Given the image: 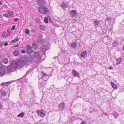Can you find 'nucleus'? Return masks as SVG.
<instances>
[{"mask_svg":"<svg viewBox=\"0 0 124 124\" xmlns=\"http://www.w3.org/2000/svg\"><path fill=\"white\" fill-rule=\"evenodd\" d=\"M18 66L20 68H22L27 63V58L25 56L23 57L21 60L18 61Z\"/></svg>","mask_w":124,"mask_h":124,"instance_id":"nucleus-1","label":"nucleus"},{"mask_svg":"<svg viewBox=\"0 0 124 124\" xmlns=\"http://www.w3.org/2000/svg\"><path fill=\"white\" fill-rule=\"evenodd\" d=\"M38 10L41 13L45 14H46L49 12L48 10L44 6L39 7L38 8Z\"/></svg>","mask_w":124,"mask_h":124,"instance_id":"nucleus-2","label":"nucleus"},{"mask_svg":"<svg viewBox=\"0 0 124 124\" xmlns=\"http://www.w3.org/2000/svg\"><path fill=\"white\" fill-rule=\"evenodd\" d=\"M5 66L2 65L0 67V76L4 75L6 72Z\"/></svg>","mask_w":124,"mask_h":124,"instance_id":"nucleus-3","label":"nucleus"},{"mask_svg":"<svg viewBox=\"0 0 124 124\" xmlns=\"http://www.w3.org/2000/svg\"><path fill=\"white\" fill-rule=\"evenodd\" d=\"M36 112L38 115L41 117L44 116L45 115V113L43 110H37Z\"/></svg>","mask_w":124,"mask_h":124,"instance_id":"nucleus-4","label":"nucleus"},{"mask_svg":"<svg viewBox=\"0 0 124 124\" xmlns=\"http://www.w3.org/2000/svg\"><path fill=\"white\" fill-rule=\"evenodd\" d=\"M37 41L39 43H42L43 42L44 39L42 38V35L41 34H39V37L37 39Z\"/></svg>","mask_w":124,"mask_h":124,"instance_id":"nucleus-5","label":"nucleus"},{"mask_svg":"<svg viewBox=\"0 0 124 124\" xmlns=\"http://www.w3.org/2000/svg\"><path fill=\"white\" fill-rule=\"evenodd\" d=\"M6 91L4 90L0 91V96L3 99H5L4 96L6 95Z\"/></svg>","mask_w":124,"mask_h":124,"instance_id":"nucleus-6","label":"nucleus"},{"mask_svg":"<svg viewBox=\"0 0 124 124\" xmlns=\"http://www.w3.org/2000/svg\"><path fill=\"white\" fill-rule=\"evenodd\" d=\"M12 67L14 69H16L18 66V62L17 63L16 61H13L12 63Z\"/></svg>","mask_w":124,"mask_h":124,"instance_id":"nucleus-7","label":"nucleus"},{"mask_svg":"<svg viewBox=\"0 0 124 124\" xmlns=\"http://www.w3.org/2000/svg\"><path fill=\"white\" fill-rule=\"evenodd\" d=\"M66 106L65 104V103L62 102L61 103H60L58 105V107L60 110L64 109L65 108Z\"/></svg>","mask_w":124,"mask_h":124,"instance_id":"nucleus-8","label":"nucleus"},{"mask_svg":"<svg viewBox=\"0 0 124 124\" xmlns=\"http://www.w3.org/2000/svg\"><path fill=\"white\" fill-rule=\"evenodd\" d=\"M14 69L11 65L8 66L7 68V71L8 73H10L13 71L14 70Z\"/></svg>","mask_w":124,"mask_h":124,"instance_id":"nucleus-9","label":"nucleus"},{"mask_svg":"<svg viewBox=\"0 0 124 124\" xmlns=\"http://www.w3.org/2000/svg\"><path fill=\"white\" fill-rule=\"evenodd\" d=\"M60 6L64 10H65L66 8L68 7L67 4L65 2H63L60 4Z\"/></svg>","mask_w":124,"mask_h":124,"instance_id":"nucleus-10","label":"nucleus"},{"mask_svg":"<svg viewBox=\"0 0 124 124\" xmlns=\"http://www.w3.org/2000/svg\"><path fill=\"white\" fill-rule=\"evenodd\" d=\"M87 53L86 51H84L80 54V56L81 57L84 58L87 56Z\"/></svg>","mask_w":124,"mask_h":124,"instance_id":"nucleus-11","label":"nucleus"},{"mask_svg":"<svg viewBox=\"0 0 124 124\" xmlns=\"http://www.w3.org/2000/svg\"><path fill=\"white\" fill-rule=\"evenodd\" d=\"M72 73L73 75L75 77H78L79 78L80 77L79 76V73H78L77 71H76L74 70H72Z\"/></svg>","mask_w":124,"mask_h":124,"instance_id":"nucleus-12","label":"nucleus"},{"mask_svg":"<svg viewBox=\"0 0 124 124\" xmlns=\"http://www.w3.org/2000/svg\"><path fill=\"white\" fill-rule=\"evenodd\" d=\"M34 56L36 58H39L40 57V55L39 51L34 52Z\"/></svg>","mask_w":124,"mask_h":124,"instance_id":"nucleus-13","label":"nucleus"},{"mask_svg":"<svg viewBox=\"0 0 124 124\" xmlns=\"http://www.w3.org/2000/svg\"><path fill=\"white\" fill-rule=\"evenodd\" d=\"M110 38L107 36L105 37L103 40V42L105 43H108L109 41Z\"/></svg>","mask_w":124,"mask_h":124,"instance_id":"nucleus-14","label":"nucleus"},{"mask_svg":"<svg viewBox=\"0 0 124 124\" xmlns=\"http://www.w3.org/2000/svg\"><path fill=\"white\" fill-rule=\"evenodd\" d=\"M70 16L72 17H73L75 16L76 14V12L75 10H72L70 12Z\"/></svg>","mask_w":124,"mask_h":124,"instance_id":"nucleus-15","label":"nucleus"},{"mask_svg":"<svg viewBox=\"0 0 124 124\" xmlns=\"http://www.w3.org/2000/svg\"><path fill=\"white\" fill-rule=\"evenodd\" d=\"M13 55L15 56H17L20 54V53L18 50H15L13 52Z\"/></svg>","mask_w":124,"mask_h":124,"instance_id":"nucleus-16","label":"nucleus"},{"mask_svg":"<svg viewBox=\"0 0 124 124\" xmlns=\"http://www.w3.org/2000/svg\"><path fill=\"white\" fill-rule=\"evenodd\" d=\"M33 50L32 49H27V53L28 54H31Z\"/></svg>","mask_w":124,"mask_h":124,"instance_id":"nucleus-17","label":"nucleus"},{"mask_svg":"<svg viewBox=\"0 0 124 124\" xmlns=\"http://www.w3.org/2000/svg\"><path fill=\"white\" fill-rule=\"evenodd\" d=\"M1 60L3 62L4 64H6L8 63V58H4Z\"/></svg>","mask_w":124,"mask_h":124,"instance_id":"nucleus-18","label":"nucleus"},{"mask_svg":"<svg viewBox=\"0 0 124 124\" xmlns=\"http://www.w3.org/2000/svg\"><path fill=\"white\" fill-rule=\"evenodd\" d=\"M33 56L30 55L28 56V59H27V61H28L30 62H31L33 60Z\"/></svg>","mask_w":124,"mask_h":124,"instance_id":"nucleus-19","label":"nucleus"},{"mask_svg":"<svg viewBox=\"0 0 124 124\" xmlns=\"http://www.w3.org/2000/svg\"><path fill=\"white\" fill-rule=\"evenodd\" d=\"M46 46L45 45H43L41 47V51L43 52H45L46 51Z\"/></svg>","mask_w":124,"mask_h":124,"instance_id":"nucleus-20","label":"nucleus"},{"mask_svg":"<svg viewBox=\"0 0 124 124\" xmlns=\"http://www.w3.org/2000/svg\"><path fill=\"white\" fill-rule=\"evenodd\" d=\"M11 83V82L10 81L5 83H3L2 84V86H6L10 84Z\"/></svg>","mask_w":124,"mask_h":124,"instance_id":"nucleus-21","label":"nucleus"},{"mask_svg":"<svg viewBox=\"0 0 124 124\" xmlns=\"http://www.w3.org/2000/svg\"><path fill=\"white\" fill-rule=\"evenodd\" d=\"M117 62L116 63V65H118L120 63L121 61V58L120 57L118 59H117L116 60Z\"/></svg>","mask_w":124,"mask_h":124,"instance_id":"nucleus-22","label":"nucleus"},{"mask_svg":"<svg viewBox=\"0 0 124 124\" xmlns=\"http://www.w3.org/2000/svg\"><path fill=\"white\" fill-rule=\"evenodd\" d=\"M115 47L117 46L118 45V42L116 41H114L112 44Z\"/></svg>","mask_w":124,"mask_h":124,"instance_id":"nucleus-23","label":"nucleus"},{"mask_svg":"<svg viewBox=\"0 0 124 124\" xmlns=\"http://www.w3.org/2000/svg\"><path fill=\"white\" fill-rule=\"evenodd\" d=\"M77 44L76 42L72 43L71 45V46L73 48H75L76 47Z\"/></svg>","mask_w":124,"mask_h":124,"instance_id":"nucleus-24","label":"nucleus"},{"mask_svg":"<svg viewBox=\"0 0 124 124\" xmlns=\"http://www.w3.org/2000/svg\"><path fill=\"white\" fill-rule=\"evenodd\" d=\"M24 115V113L23 112H22L21 113H20L17 116L18 117H23Z\"/></svg>","mask_w":124,"mask_h":124,"instance_id":"nucleus-25","label":"nucleus"},{"mask_svg":"<svg viewBox=\"0 0 124 124\" xmlns=\"http://www.w3.org/2000/svg\"><path fill=\"white\" fill-rule=\"evenodd\" d=\"M111 84L113 88L116 89L117 88V86L113 82L111 83Z\"/></svg>","mask_w":124,"mask_h":124,"instance_id":"nucleus-26","label":"nucleus"},{"mask_svg":"<svg viewBox=\"0 0 124 124\" xmlns=\"http://www.w3.org/2000/svg\"><path fill=\"white\" fill-rule=\"evenodd\" d=\"M19 38H17L16 39H14V40H12V41H11V43H14L15 42H16L17 41H19Z\"/></svg>","mask_w":124,"mask_h":124,"instance_id":"nucleus-27","label":"nucleus"},{"mask_svg":"<svg viewBox=\"0 0 124 124\" xmlns=\"http://www.w3.org/2000/svg\"><path fill=\"white\" fill-rule=\"evenodd\" d=\"M112 19V18L111 17H107L105 20V21H107L109 22Z\"/></svg>","mask_w":124,"mask_h":124,"instance_id":"nucleus-28","label":"nucleus"},{"mask_svg":"<svg viewBox=\"0 0 124 124\" xmlns=\"http://www.w3.org/2000/svg\"><path fill=\"white\" fill-rule=\"evenodd\" d=\"M95 26H98L99 24V22L97 20L94 21V23Z\"/></svg>","mask_w":124,"mask_h":124,"instance_id":"nucleus-29","label":"nucleus"},{"mask_svg":"<svg viewBox=\"0 0 124 124\" xmlns=\"http://www.w3.org/2000/svg\"><path fill=\"white\" fill-rule=\"evenodd\" d=\"M48 18L47 17H46L44 18V21L46 23H48Z\"/></svg>","mask_w":124,"mask_h":124,"instance_id":"nucleus-30","label":"nucleus"},{"mask_svg":"<svg viewBox=\"0 0 124 124\" xmlns=\"http://www.w3.org/2000/svg\"><path fill=\"white\" fill-rule=\"evenodd\" d=\"M32 46L33 48H34L36 49L37 48V45L35 43H33L32 44Z\"/></svg>","mask_w":124,"mask_h":124,"instance_id":"nucleus-31","label":"nucleus"},{"mask_svg":"<svg viewBox=\"0 0 124 124\" xmlns=\"http://www.w3.org/2000/svg\"><path fill=\"white\" fill-rule=\"evenodd\" d=\"M8 12L10 16L11 17L13 15V13L11 11H8Z\"/></svg>","mask_w":124,"mask_h":124,"instance_id":"nucleus-32","label":"nucleus"},{"mask_svg":"<svg viewBox=\"0 0 124 124\" xmlns=\"http://www.w3.org/2000/svg\"><path fill=\"white\" fill-rule=\"evenodd\" d=\"M2 36L3 37H8V35L6 33H5L4 32L2 34Z\"/></svg>","mask_w":124,"mask_h":124,"instance_id":"nucleus-33","label":"nucleus"},{"mask_svg":"<svg viewBox=\"0 0 124 124\" xmlns=\"http://www.w3.org/2000/svg\"><path fill=\"white\" fill-rule=\"evenodd\" d=\"M29 30L27 28L25 30V33L27 34H29Z\"/></svg>","mask_w":124,"mask_h":124,"instance_id":"nucleus-34","label":"nucleus"},{"mask_svg":"<svg viewBox=\"0 0 124 124\" xmlns=\"http://www.w3.org/2000/svg\"><path fill=\"white\" fill-rule=\"evenodd\" d=\"M41 73L42 74V78H43L45 76L47 77V75L46 74L44 73L42 71L41 72Z\"/></svg>","mask_w":124,"mask_h":124,"instance_id":"nucleus-35","label":"nucleus"},{"mask_svg":"<svg viewBox=\"0 0 124 124\" xmlns=\"http://www.w3.org/2000/svg\"><path fill=\"white\" fill-rule=\"evenodd\" d=\"M3 16L4 17H6L8 18L9 17V16L7 14L5 13H4L3 14Z\"/></svg>","mask_w":124,"mask_h":124,"instance_id":"nucleus-36","label":"nucleus"},{"mask_svg":"<svg viewBox=\"0 0 124 124\" xmlns=\"http://www.w3.org/2000/svg\"><path fill=\"white\" fill-rule=\"evenodd\" d=\"M26 46L27 47V49H32V47L31 45H28L27 46Z\"/></svg>","mask_w":124,"mask_h":124,"instance_id":"nucleus-37","label":"nucleus"},{"mask_svg":"<svg viewBox=\"0 0 124 124\" xmlns=\"http://www.w3.org/2000/svg\"><path fill=\"white\" fill-rule=\"evenodd\" d=\"M43 1L42 0H39L38 1V4H40Z\"/></svg>","mask_w":124,"mask_h":124,"instance_id":"nucleus-38","label":"nucleus"},{"mask_svg":"<svg viewBox=\"0 0 124 124\" xmlns=\"http://www.w3.org/2000/svg\"><path fill=\"white\" fill-rule=\"evenodd\" d=\"M45 27L44 26L42 25H40V28L41 30H42L44 29Z\"/></svg>","mask_w":124,"mask_h":124,"instance_id":"nucleus-39","label":"nucleus"},{"mask_svg":"<svg viewBox=\"0 0 124 124\" xmlns=\"http://www.w3.org/2000/svg\"><path fill=\"white\" fill-rule=\"evenodd\" d=\"M26 52V51L24 49L22 50L21 51V52L22 53H25Z\"/></svg>","mask_w":124,"mask_h":124,"instance_id":"nucleus-40","label":"nucleus"},{"mask_svg":"<svg viewBox=\"0 0 124 124\" xmlns=\"http://www.w3.org/2000/svg\"><path fill=\"white\" fill-rule=\"evenodd\" d=\"M16 27V25H14L13 26H12L11 28V29L12 30H14L15 28V27Z\"/></svg>","mask_w":124,"mask_h":124,"instance_id":"nucleus-41","label":"nucleus"},{"mask_svg":"<svg viewBox=\"0 0 124 124\" xmlns=\"http://www.w3.org/2000/svg\"><path fill=\"white\" fill-rule=\"evenodd\" d=\"M3 44V42H1L0 43V48L2 46Z\"/></svg>","mask_w":124,"mask_h":124,"instance_id":"nucleus-42","label":"nucleus"},{"mask_svg":"<svg viewBox=\"0 0 124 124\" xmlns=\"http://www.w3.org/2000/svg\"><path fill=\"white\" fill-rule=\"evenodd\" d=\"M2 62H3L2 60L0 61V67L2 65H3L2 64Z\"/></svg>","mask_w":124,"mask_h":124,"instance_id":"nucleus-43","label":"nucleus"},{"mask_svg":"<svg viewBox=\"0 0 124 124\" xmlns=\"http://www.w3.org/2000/svg\"><path fill=\"white\" fill-rule=\"evenodd\" d=\"M2 108V105L0 103V109H1Z\"/></svg>","mask_w":124,"mask_h":124,"instance_id":"nucleus-44","label":"nucleus"},{"mask_svg":"<svg viewBox=\"0 0 124 124\" xmlns=\"http://www.w3.org/2000/svg\"><path fill=\"white\" fill-rule=\"evenodd\" d=\"M81 124H86V123L85 121H83L81 123Z\"/></svg>","mask_w":124,"mask_h":124,"instance_id":"nucleus-45","label":"nucleus"},{"mask_svg":"<svg viewBox=\"0 0 124 124\" xmlns=\"http://www.w3.org/2000/svg\"><path fill=\"white\" fill-rule=\"evenodd\" d=\"M18 20V18H15L14 19V21H17Z\"/></svg>","mask_w":124,"mask_h":124,"instance_id":"nucleus-46","label":"nucleus"},{"mask_svg":"<svg viewBox=\"0 0 124 124\" xmlns=\"http://www.w3.org/2000/svg\"><path fill=\"white\" fill-rule=\"evenodd\" d=\"M49 22L52 23H53V21L52 19H49Z\"/></svg>","mask_w":124,"mask_h":124,"instance_id":"nucleus-47","label":"nucleus"},{"mask_svg":"<svg viewBox=\"0 0 124 124\" xmlns=\"http://www.w3.org/2000/svg\"><path fill=\"white\" fill-rule=\"evenodd\" d=\"M8 43L7 42H5L4 44V45L5 46H7L8 45Z\"/></svg>","mask_w":124,"mask_h":124,"instance_id":"nucleus-48","label":"nucleus"},{"mask_svg":"<svg viewBox=\"0 0 124 124\" xmlns=\"http://www.w3.org/2000/svg\"><path fill=\"white\" fill-rule=\"evenodd\" d=\"M39 85H42L44 84L42 82H41V83H39Z\"/></svg>","mask_w":124,"mask_h":124,"instance_id":"nucleus-49","label":"nucleus"},{"mask_svg":"<svg viewBox=\"0 0 124 124\" xmlns=\"http://www.w3.org/2000/svg\"><path fill=\"white\" fill-rule=\"evenodd\" d=\"M113 69V68L111 66H110L109 67V69Z\"/></svg>","mask_w":124,"mask_h":124,"instance_id":"nucleus-50","label":"nucleus"},{"mask_svg":"<svg viewBox=\"0 0 124 124\" xmlns=\"http://www.w3.org/2000/svg\"><path fill=\"white\" fill-rule=\"evenodd\" d=\"M2 14L0 15V18H2Z\"/></svg>","mask_w":124,"mask_h":124,"instance_id":"nucleus-51","label":"nucleus"},{"mask_svg":"<svg viewBox=\"0 0 124 124\" xmlns=\"http://www.w3.org/2000/svg\"><path fill=\"white\" fill-rule=\"evenodd\" d=\"M3 3L0 1V6L2 5Z\"/></svg>","mask_w":124,"mask_h":124,"instance_id":"nucleus-52","label":"nucleus"},{"mask_svg":"<svg viewBox=\"0 0 124 124\" xmlns=\"http://www.w3.org/2000/svg\"><path fill=\"white\" fill-rule=\"evenodd\" d=\"M18 46V45H15V47H16L17 46Z\"/></svg>","mask_w":124,"mask_h":124,"instance_id":"nucleus-53","label":"nucleus"},{"mask_svg":"<svg viewBox=\"0 0 124 124\" xmlns=\"http://www.w3.org/2000/svg\"><path fill=\"white\" fill-rule=\"evenodd\" d=\"M28 71L27 72H26V75H27L28 74Z\"/></svg>","mask_w":124,"mask_h":124,"instance_id":"nucleus-54","label":"nucleus"},{"mask_svg":"<svg viewBox=\"0 0 124 124\" xmlns=\"http://www.w3.org/2000/svg\"><path fill=\"white\" fill-rule=\"evenodd\" d=\"M123 50L124 51V46H123Z\"/></svg>","mask_w":124,"mask_h":124,"instance_id":"nucleus-55","label":"nucleus"},{"mask_svg":"<svg viewBox=\"0 0 124 124\" xmlns=\"http://www.w3.org/2000/svg\"><path fill=\"white\" fill-rule=\"evenodd\" d=\"M1 55H0V58H1Z\"/></svg>","mask_w":124,"mask_h":124,"instance_id":"nucleus-56","label":"nucleus"}]
</instances>
